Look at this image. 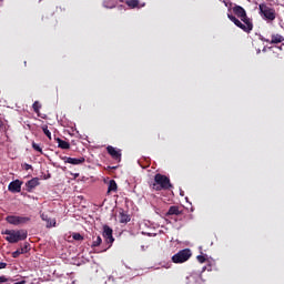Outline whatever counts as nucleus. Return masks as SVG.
I'll list each match as a JSON object with an SVG mask.
<instances>
[{"mask_svg": "<svg viewBox=\"0 0 284 284\" xmlns=\"http://www.w3.org/2000/svg\"><path fill=\"white\" fill-rule=\"evenodd\" d=\"M233 12L235 17L232 16V13H227V19H230V21H232L234 26L240 28V30H243V32H246V34H250V32L254 30V23L252 22V19L247 17V12L244 10L243 7L239 4H235L233 7ZM236 17L241 20H239Z\"/></svg>", "mask_w": 284, "mask_h": 284, "instance_id": "obj_1", "label": "nucleus"}, {"mask_svg": "<svg viewBox=\"0 0 284 284\" xmlns=\"http://www.w3.org/2000/svg\"><path fill=\"white\" fill-rule=\"evenodd\" d=\"M151 190H154L155 192H161L162 190H172L174 185H172V182L170 181V178H168L164 174L156 173L154 175L153 183L150 184Z\"/></svg>", "mask_w": 284, "mask_h": 284, "instance_id": "obj_2", "label": "nucleus"}, {"mask_svg": "<svg viewBox=\"0 0 284 284\" xmlns=\"http://www.w3.org/2000/svg\"><path fill=\"white\" fill-rule=\"evenodd\" d=\"M2 234L6 235L8 243H19V241H26L28 239L27 230H6L2 231Z\"/></svg>", "mask_w": 284, "mask_h": 284, "instance_id": "obj_3", "label": "nucleus"}, {"mask_svg": "<svg viewBox=\"0 0 284 284\" xmlns=\"http://www.w3.org/2000/svg\"><path fill=\"white\" fill-rule=\"evenodd\" d=\"M192 257V251L190 248H184L172 256V261L174 263H185L186 261H190Z\"/></svg>", "mask_w": 284, "mask_h": 284, "instance_id": "obj_4", "label": "nucleus"}, {"mask_svg": "<svg viewBox=\"0 0 284 284\" xmlns=\"http://www.w3.org/2000/svg\"><path fill=\"white\" fill-rule=\"evenodd\" d=\"M6 221L10 225H26V223H30L31 219L28 216L8 215Z\"/></svg>", "mask_w": 284, "mask_h": 284, "instance_id": "obj_5", "label": "nucleus"}, {"mask_svg": "<svg viewBox=\"0 0 284 284\" xmlns=\"http://www.w3.org/2000/svg\"><path fill=\"white\" fill-rule=\"evenodd\" d=\"M114 234V231L112 230V227H110L108 224L103 225V239L105 240V243H108V247L106 250H110V247H112V243H114V236L112 235Z\"/></svg>", "mask_w": 284, "mask_h": 284, "instance_id": "obj_6", "label": "nucleus"}, {"mask_svg": "<svg viewBox=\"0 0 284 284\" xmlns=\"http://www.w3.org/2000/svg\"><path fill=\"white\" fill-rule=\"evenodd\" d=\"M260 11L263 17H265V19H267L268 21H274V19H276V12L274 11V9L265 4H260Z\"/></svg>", "mask_w": 284, "mask_h": 284, "instance_id": "obj_7", "label": "nucleus"}, {"mask_svg": "<svg viewBox=\"0 0 284 284\" xmlns=\"http://www.w3.org/2000/svg\"><path fill=\"white\" fill-rule=\"evenodd\" d=\"M261 41H264V43H270L271 45H274L276 43H283L284 37L278 33H273L271 36V40L266 38H261Z\"/></svg>", "mask_w": 284, "mask_h": 284, "instance_id": "obj_8", "label": "nucleus"}, {"mask_svg": "<svg viewBox=\"0 0 284 284\" xmlns=\"http://www.w3.org/2000/svg\"><path fill=\"white\" fill-rule=\"evenodd\" d=\"M108 154L114 160L118 161V163H121V150H116V148L109 145L106 148Z\"/></svg>", "mask_w": 284, "mask_h": 284, "instance_id": "obj_9", "label": "nucleus"}, {"mask_svg": "<svg viewBox=\"0 0 284 284\" xmlns=\"http://www.w3.org/2000/svg\"><path fill=\"white\" fill-rule=\"evenodd\" d=\"M64 163H70L71 165H81L85 161V158H68V156H60Z\"/></svg>", "mask_w": 284, "mask_h": 284, "instance_id": "obj_10", "label": "nucleus"}, {"mask_svg": "<svg viewBox=\"0 0 284 284\" xmlns=\"http://www.w3.org/2000/svg\"><path fill=\"white\" fill-rule=\"evenodd\" d=\"M21 185H23V182L21 180H16L9 183L8 190L9 192H12L13 194H17L21 192Z\"/></svg>", "mask_w": 284, "mask_h": 284, "instance_id": "obj_11", "label": "nucleus"}, {"mask_svg": "<svg viewBox=\"0 0 284 284\" xmlns=\"http://www.w3.org/2000/svg\"><path fill=\"white\" fill-rule=\"evenodd\" d=\"M184 210L180 206L173 205L169 207V211L166 212L165 216H183Z\"/></svg>", "mask_w": 284, "mask_h": 284, "instance_id": "obj_12", "label": "nucleus"}, {"mask_svg": "<svg viewBox=\"0 0 284 284\" xmlns=\"http://www.w3.org/2000/svg\"><path fill=\"white\" fill-rule=\"evenodd\" d=\"M38 185H40L39 178H33V179L29 180L26 183L27 192H32V190H34V187H38Z\"/></svg>", "mask_w": 284, "mask_h": 284, "instance_id": "obj_13", "label": "nucleus"}, {"mask_svg": "<svg viewBox=\"0 0 284 284\" xmlns=\"http://www.w3.org/2000/svg\"><path fill=\"white\" fill-rule=\"evenodd\" d=\"M40 219H42L43 221H45L47 227H55V225H57V221L50 219V217L48 216V214H45V213H41V214H40Z\"/></svg>", "mask_w": 284, "mask_h": 284, "instance_id": "obj_14", "label": "nucleus"}, {"mask_svg": "<svg viewBox=\"0 0 284 284\" xmlns=\"http://www.w3.org/2000/svg\"><path fill=\"white\" fill-rule=\"evenodd\" d=\"M55 141L58 143V148L61 150H70V144L65 140H62L61 138H55Z\"/></svg>", "mask_w": 284, "mask_h": 284, "instance_id": "obj_15", "label": "nucleus"}, {"mask_svg": "<svg viewBox=\"0 0 284 284\" xmlns=\"http://www.w3.org/2000/svg\"><path fill=\"white\" fill-rule=\"evenodd\" d=\"M119 190V185H116V181L110 180L109 186H108V194H112V192H116Z\"/></svg>", "mask_w": 284, "mask_h": 284, "instance_id": "obj_16", "label": "nucleus"}, {"mask_svg": "<svg viewBox=\"0 0 284 284\" xmlns=\"http://www.w3.org/2000/svg\"><path fill=\"white\" fill-rule=\"evenodd\" d=\"M118 0H104L103 6L104 8H116Z\"/></svg>", "mask_w": 284, "mask_h": 284, "instance_id": "obj_17", "label": "nucleus"}, {"mask_svg": "<svg viewBox=\"0 0 284 284\" xmlns=\"http://www.w3.org/2000/svg\"><path fill=\"white\" fill-rule=\"evenodd\" d=\"M103 243V240L101 239L100 235L98 236H93V242L91 244V247L94 248V247H99L101 244Z\"/></svg>", "mask_w": 284, "mask_h": 284, "instance_id": "obj_18", "label": "nucleus"}, {"mask_svg": "<svg viewBox=\"0 0 284 284\" xmlns=\"http://www.w3.org/2000/svg\"><path fill=\"white\" fill-rule=\"evenodd\" d=\"M125 4L134 10V8H139V0H125Z\"/></svg>", "mask_w": 284, "mask_h": 284, "instance_id": "obj_19", "label": "nucleus"}, {"mask_svg": "<svg viewBox=\"0 0 284 284\" xmlns=\"http://www.w3.org/2000/svg\"><path fill=\"white\" fill-rule=\"evenodd\" d=\"M130 221H131L130 215L123 212L120 213V223H130Z\"/></svg>", "mask_w": 284, "mask_h": 284, "instance_id": "obj_20", "label": "nucleus"}, {"mask_svg": "<svg viewBox=\"0 0 284 284\" xmlns=\"http://www.w3.org/2000/svg\"><path fill=\"white\" fill-rule=\"evenodd\" d=\"M42 132H43V134H45V136H48V139L50 141H52V133L50 132V130H48V125L47 124L42 125Z\"/></svg>", "mask_w": 284, "mask_h": 284, "instance_id": "obj_21", "label": "nucleus"}, {"mask_svg": "<svg viewBox=\"0 0 284 284\" xmlns=\"http://www.w3.org/2000/svg\"><path fill=\"white\" fill-rule=\"evenodd\" d=\"M32 108H33V112H36L37 114H39V111L41 110V104L39 103V101H36V102L32 104Z\"/></svg>", "mask_w": 284, "mask_h": 284, "instance_id": "obj_22", "label": "nucleus"}, {"mask_svg": "<svg viewBox=\"0 0 284 284\" xmlns=\"http://www.w3.org/2000/svg\"><path fill=\"white\" fill-rule=\"evenodd\" d=\"M31 145H32L33 150H36V152L43 154V149H41V146L39 144H37V142H32Z\"/></svg>", "mask_w": 284, "mask_h": 284, "instance_id": "obj_23", "label": "nucleus"}, {"mask_svg": "<svg viewBox=\"0 0 284 284\" xmlns=\"http://www.w3.org/2000/svg\"><path fill=\"white\" fill-rule=\"evenodd\" d=\"M72 239L73 241H83V235L81 233H73Z\"/></svg>", "mask_w": 284, "mask_h": 284, "instance_id": "obj_24", "label": "nucleus"}, {"mask_svg": "<svg viewBox=\"0 0 284 284\" xmlns=\"http://www.w3.org/2000/svg\"><path fill=\"white\" fill-rule=\"evenodd\" d=\"M8 281H10L11 283H14V280H10V278L6 277L4 275L0 276V284L8 283Z\"/></svg>", "mask_w": 284, "mask_h": 284, "instance_id": "obj_25", "label": "nucleus"}, {"mask_svg": "<svg viewBox=\"0 0 284 284\" xmlns=\"http://www.w3.org/2000/svg\"><path fill=\"white\" fill-rule=\"evenodd\" d=\"M42 21H43V23H45L47 26H49V23H50V17H48V14L42 16Z\"/></svg>", "mask_w": 284, "mask_h": 284, "instance_id": "obj_26", "label": "nucleus"}, {"mask_svg": "<svg viewBox=\"0 0 284 284\" xmlns=\"http://www.w3.org/2000/svg\"><path fill=\"white\" fill-rule=\"evenodd\" d=\"M199 263H205L206 258L203 255H197Z\"/></svg>", "mask_w": 284, "mask_h": 284, "instance_id": "obj_27", "label": "nucleus"}, {"mask_svg": "<svg viewBox=\"0 0 284 284\" xmlns=\"http://www.w3.org/2000/svg\"><path fill=\"white\" fill-rule=\"evenodd\" d=\"M19 256H21V252H19L18 250L12 253L13 258H19Z\"/></svg>", "mask_w": 284, "mask_h": 284, "instance_id": "obj_28", "label": "nucleus"}, {"mask_svg": "<svg viewBox=\"0 0 284 284\" xmlns=\"http://www.w3.org/2000/svg\"><path fill=\"white\" fill-rule=\"evenodd\" d=\"M22 250H26V253H28L30 250V243H24Z\"/></svg>", "mask_w": 284, "mask_h": 284, "instance_id": "obj_29", "label": "nucleus"}, {"mask_svg": "<svg viewBox=\"0 0 284 284\" xmlns=\"http://www.w3.org/2000/svg\"><path fill=\"white\" fill-rule=\"evenodd\" d=\"M8 267V263L0 262V270H6Z\"/></svg>", "mask_w": 284, "mask_h": 284, "instance_id": "obj_30", "label": "nucleus"}, {"mask_svg": "<svg viewBox=\"0 0 284 284\" xmlns=\"http://www.w3.org/2000/svg\"><path fill=\"white\" fill-rule=\"evenodd\" d=\"M24 170H32V165H30V164H24Z\"/></svg>", "mask_w": 284, "mask_h": 284, "instance_id": "obj_31", "label": "nucleus"}, {"mask_svg": "<svg viewBox=\"0 0 284 284\" xmlns=\"http://www.w3.org/2000/svg\"><path fill=\"white\" fill-rule=\"evenodd\" d=\"M18 252H20V254H26V248L20 247L18 248Z\"/></svg>", "mask_w": 284, "mask_h": 284, "instance_id": "obj_32", "label": "nucleus"}, {"mask_svg": "<svg viewBox=\"0 0 284 284\" xmlns=\"http://www.w3.org/2000/svg\"><path fill=\"white\" fill-rule=\"evenodd\" d=\"M0 128H3V121L0 120Z\"/></svg>", "mask_w": 284, "mask_h": 284, "instance_id": "obj_33", "label": "nucleus"}, {"mask_svg": "<svg viewBox=\"0 0 284 284\" xmlns=\"http://www.w3.org/2000/svg\"><path fill=\"white\" fill-rule=\"evenodd\" d=\"M3 2V0H0V3Z\"/></svg>", "mask_w": 284, "mask_h": 284, "instance_id": "obj_34", "label": "nucleus"}]
</instances>
